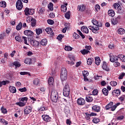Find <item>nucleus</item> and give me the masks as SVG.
<instances>
[{"label": "nucleus", "mask_w": 125, "mask_h": 125, "mask_svg": "<svg viewBox=\"0 0 125 125\" xmlns=\"http://www.w3.org/2000/svg\"><path fill=\"white\" fill-rule=\"evenodd\" d=\"M47 23L48 24H49V25H53L54 24V21L52 20H48L47 21Z\"/></svg>", "instance_id": "nucleus-59"}, {"label": "nucleus", "mask_w": 125, "mask_h": 125, "mask_svg": "<svg viewBox=\"0 0 125 125\" xmlns=\"http://www.w3.org/2000/svg\"><path fill=\"white\" fill-rule=\"evenodd\" d=\"M25 15L28 16V15H33L35 13V10L34 9H30L28 7L25 8L24 10Z\"/></svg>", "instance_id": "nucleus-5"}, {"label": "nucleus", "mask_w": 125, "mask_h": 125, "mask_svg": "<svg viewBox=\"0 0 125 125\" xmlns=\"http://www.w3.org/2000/svg\"><path fill=\"white\" fill-rule=\"evenodd\" d=\"M118 33L119 35H124L125 34V31L124 28H119L118 31Z\"/></svg>", "instance_id": "nucleus-32"}, {"label": "nucleus", "mask_w": 125, "mask_h": 125, "mask_svg": "<svg viewBox=\"0 0 125 125\" xmlns=\"http://www.w3.org/2000/svg\"><path fill=\"white\" fill-rule=\"evenodd\" d=\"M51 99L53 102L56 103L58 100V92L55 90H53L51 93Z\"/></svg>", "instance_id": "nucleus-2"}, {"label": "nucleus", "mask_w": 125, "mask_h": 125, "mask_svg": "<svg viewBox=\"0 0 125 125\" xmlns=\"http://www.w3.org/2000/svg\"><path fill=\"white\" fill-rule=\"evenodd\" d=\"M64 16L66 19H70V11L66 12Z\"/></svg>", "instance_id": "nucleus-51"}, {"label": "nucleus", "mask_w": 125, "mask_h": 125, "mask_svg": "<svg viewBox=\"0 0 125 125\" xmlns=\"http://www.w3.org/2000/svg\"><path fill=\"white\" fill-rule=\"evenodd\" d=\"M114 65L115 67H119V66H121V63H120V62H116L114 63Z\"/></svg>", "instance_id": "nucleus-63"}, {"label": "nucleus", "mask_w": 125, "mask_h": 125, "mask_svg": "<svg viewBox=\"0 0 125 125\" xmlns=\"http://www.w3.org/2000/svg\"><path fill=\"white\" fill-rule=\"evenodd\" d=\"M2 85H5L7 83H9V81H3L1 82Z\"/></svg>", "instance_id": "nucleus-64"}, {"label": "nucleus", "mask_w": 125, "mask_h": 125, "mask_svg": "<svg viewBox=\"0 0 125 125\" xmlns=\"http://www.w3.org/2000/svg\"><path fill=\"white\" fill-rule=\"evenodd\" d=\"M19 91H21V92H25V91H27V88L26 87H23L22 88L19 89Z\"/></svg>", "instance_id": "nucleus-55"}, {"label": "nucleus", "mask_w": 125, "mask_h": 125, "mask_svg": "<svg viewBox=\"0 0 125 125\" xmlns=\"http://www.w3.org/2000/svg\"><path fill=\"white\" fill-rule=\"evenodd\" d=\"M38 110L39 112H42V111H45L46 109H45V107H41L38 108Z\"/></svg>", "instance_id": "nucleus-57"}, {"label": "nucleus", "mask_w": 125, "mask_h": 125, "mask_svg": "<svg viewBox=\"0 0 125 125\" xmlns=\"http://www.w3.org/2000/svg\"><path fill=\"white\" fill-rule=\"evenodd\" d=\"M95 8L96 10V12H98V11H99V10H100V6H99V5H98V4H97L95 6Z\"/></svg>", "instance_id": "nucleus-53"}, {"label": "nucleus", "mask_w": 125, "mask_h": 125, "mask_svg": "<svg viewBox=\"0 0 125 125\" xmlns=\"http://www.w3.org/2000/svg\"><path fill=\"white\" fill-rule=\"evenodd\" d=\"M31 26L32 27H35L36 26V23L37 22V21H36V19H32L31 20Z\"/></svg>", "instance_id": "nucleus-40"}, {"label": "nucleus", "mask_w": 125, "mask_h": 125, "mask_svg": "<svg viewBox=\"0 0 125 125\" xmlns=\"http://www.w3.org/2000/svg\"><path fill=\"white\" fill-rule=\"evenodd\" d=\"M113 102H110L107 105L105 106L106 110H110L111 109V111H114L116 110V108L119 105H121V103H117L113 105Z\"/></svg>", "instance_id": "nucleus-1"}, {"label": "nucleus", "mask_w": 125, "mask_h": 125, "mask_svg": "<svg viewBox=\"0 0 125 125\" xmlns=\"http://www.w3.org/2000/svg\"><path fill=\"white\" fill-rule=\"evenodd\" d=\"M9 89L11 93H16V88L15 87L11 86L9 87Z\"/></svg>", "instance_id": "nucleus-22"}, {"label": "nucleus", "mask_w": 125, "mask_h": 125, "mask_svg": "<svg viewBox=\"0 0 125 125\" xmlns=\"http://www.w3.org/2000/svg\"><path fill=\"white\" fill-rule=\"evenodd\" d=\"M102 93L104 95L107 96V95H108V94L109 93V91H108V89H107L106 88H104L102 89Z\"/></svg>", "instance_id": "nucleus-31"}, {"label": "nucleus", "mask_w": 125, "mask_h": 125, "mask_svg": "<svg viewBox=\"0 0 125 125\" xmlns=\"http://www.w3.org/2000/svg\"><path fill=\"white\" fill-rule=\"evenodd\" d=\"M16 8L18 10H21L23 8V3L21 0H18L16 2Z\"/></svg>", "instance_id": "nucleus-9"}, {"label": "nucleus", "mask_w": 125, "mask_h": 125, "mask_svg": "<svg viewBox=\"0 0 125 125\" xmlns=\"http://www.w3.org/2000/svg\"><path fill=\"white\" fill-rule=\"evenodd\" d=\"M113 95H117L119 96L120 94H121V90L117 89L116 90H114L112 92Z\"/></svg>", "instance_id": "nucleus-19"}, {"label": "nucleus", "mask_w": 125, "mask_h": 125, "mask_svg": "<svg viewBox=\"0 0 125 125\" xmlns=\"http://www.w3.org/2000/svg\"><path fill=\"white\" fill-rule=\"evenodd\" d=\"M33 84L34 85H40L41 81L38 78L35 79L33 81Z\"/></svg>", "instance_id": "nucleus-15"}, {"label": "nucleus", "mask_w": 125, "mask_h": 125, "mask_svg": "<svg viewBox=\"0 0 125 125\" xmlns=\"http://www.w3.org/2000/svg\"><path fill=\"white\" fill-rule=\"evenodd\" d=\"M0 6H1V7H6V3L5 2V1H2L1 2H0Z\"/></svg>", "instance_id": "nucleus-42"}, {"label": "nucleus", "mask_w": 125, "mask_h": 125, "mask_svg": "<svg viewBox=\"0 0 125 125\" xmlns=\"http://www.w3.org/2000/svg\"><path fill=\"white\" fill-rule=\"evenodd\" d=\"M36 34L38 35H41V34H42V30L41 28H38V29H36Z\"/></svg>", "instance_id": "nucleus-45"}, {"label": "nucleus", "mask_w": 125, "mask_h": 125, "mask_svg": "<svg viewBox=\"0 0 125 125\" xmlns=\"http://www.w3.org/2000/svg\"><path fill=\"white\" fill-rule=\"evenodd\" d=\"M77 104L81 105H84L85 104V100L83 98H79L77 100Z\"/></svg>", "instance_id": "nucleus-10"}, {"label": "nucleus", "mask_w": 125, "mask_h": 125, "mask_svg": "<svg viewBox=\"0 0 125 125\" xmlns=\"http://www.w3.org/2000/svg\"><path fill=\"white\" fill-rule=\"evenodd\" d=\"M41 43L42 45H43V46H45L46 44H47V40L46 39H42L41 40Z\"/></svg>", "instance_id": "nucleus-30"}, {"label": "nucleus", "mask_w": 125, "mask_h": 125, "mask_svg": "<svg viewBox=\"0 0 125 125\" xmlns=\"http://www.w3.org/2000/svg\"><path fill=\"white\" fill-rule=\"evenodd\" d=\"M73 37H74L76 40H78V39L80 38V36L79 35V34L76 33L75 32H74V33L73 34Z\"/></svg>", "instance_id": "nucleus-58"}, {"label": "nucleus", "mask_w": 125, "mask_h": 125, "mask_svg": "<svg viewBox=\"0 0 125 125\" xmlns=\"http://www.w3.org/2000/svg\"><path fill=\"white\" fill-rule=\"evenodd\" d=\"M48 8L49 9V10L52 11V10H53V3L50 2L48 5Z\"/></svg>", "instance_id": "nucleus-39"}, {"label": "nucleus", "mask_w": 125, "mask_h": 125, "mask_svg": "<svg viewBox=\"0 0 125 125\" xmlns=\"http://www.w3.org/2000/svg\"><path fill=\"white\" fill-rule=\"evenodd\" d=\"M81 31L82 32H83V33H85V34H88L89 31H88V28L85 26H83L81 27Z\"/></svg>", "instance_id": "nucleus-16"}, {"label": "nucleus", "mask_w": 125, "mask_h": 125, "mask_svg": "<svg viewBox=\"0 0 125 125\" xmlns=\"http://www.w3.org/2000/svg\"><path fill=\"white\" fill-rule=\"evenodd\" d=\"M24 34L26 36H33L34 35V32L31 30H25L24 32Z\"/></svg>", "instance_id": "nucleus-17"}, {"label": "nucleus", "mask_w": 125, "mask_h": 125, "mask_svg": "<svg viewBox=\"0 0 125 125\" xmlns=\"http://www.w3.org/2000/svg\"><path fill=\"white\" fill-rule=\"evenodd\" d=\"M118 22V21L116 19H113L111 20V24H112V25L117 24Z\"/></svg>", "instance_id": "nucleus-47"}, {"label": "nucleus", "mask_w": 125, "mask_h": 125, "mask_svg": "<svg viewBox=\"0 0 125 125\" xmlns=\"http://www.w3.org/2000/svg\"><path fill=\"white\" fill-rule=\"evenodd\" d=\"M0 123L1 124H2V125H8V122H7V121H6V120H4V119L1 118L0 119Z\"/></svg>", "instance_id": "nucleus-33"}, {"label": "nucleus", "mask_w": 125, "mask_h": 125, "mask_svg": "<svg viewBox=\"0 0 125 125\" xmlns=\"http://www.w3.org/2000/svg\"><path fill=\"white\" fill-rule=\"evenodd\" d=\"M85 101L86 102H92V101H93V98L91 96L87 95L85 97Z\"/></svg>", "instance_id": "nucleus-21"}, {"label": "nucleus", "mask_w": 125, "mask_h": 125, "mask_svg": "<svg viewBox=\"0 0 125 125\" xmlns=\"http://www.w3.org/2000/svg\"><path fill=\"white\" fill-rule=\"evenodd\" d=\"M120 101L121 102H123V101H125V95H122L121 97L119 98Z\"/></svg>", "instance_id": "nucleus-56"}, {"label": "nucleus", "mask_w": 125, "mask_h": 125, "mask_svg": "<svg viewBox=\"0 0 125 125\" xmlns=\"http://www.w3.org/2000/svg\"><path fill=\"white\" fill-rule=\"evenodd\" d=\"M113 6L115 9H116L117 10H118V13H119L120 14H122V13H124V11L122 9V7L119 4V3H114V4L113 5Z\"/></svg>", "instance_id": "nucleus-6"}, {"label": "nucleus", "mask_w": 125, "mask_h": 125, "mask_svg": "<svg viewBox=\"0 0 125 125\" xmlns=\"http://www.w3.org/2000/svg\"><path fill=\"white\" fill-rule=\"evenodd\" d=\"M92 23L93 24V25H95V26H97V27H98V28H99V27H102L103 26L102 22H100L99 23V22H98V21L96 20H92Z\"/></svg>", "instance_id": "nucleus-13"}, {"label": "nucleus", "mask_w": 125, "mask_h": 125, "mask_svg": "<svg viewBox=\"0 0 125 125\" xmlns=\"http://www.w3.org/2000/svg\"><path fill=\"white\" fill-rule=\"evenodd\" d=\"M78 10L79 11H84L85 10V6L84 5H81L78 6Z\"/></svg>", "instance_id": "nucleus-20"}, {"label": "nucleus", "mask_w": 125, "mask_h": 125, "mask_svg": "<svg viewBox=\"0 0 125 125\" xmlns=\"http://www.w3.org/2000/svg\"><path fill=\"white\" fill-rule=\"evenodd\" d=\"M92 110L95 111V112H99L100 111V106L98 105H94L92 107Z\"/></svg>", "instance_id": "nucleus-23"}, {"label": "nucleus", "mask_w": 125, "mask_h": 125, "mask_svg": "<svg viewBox=\"0 0 125 125\" xmlns=\"http://www.w3.org/2000/svg\"><path fill=\"white\" fill-rule=\"evenodd\" d=\"M110 62L114 63L115 61H118V57L116 56H112V55H109Z\"/></svg>", "instance_id": "nucleus-14"}, {"label": "nucleus", "mask_w": 125, "mask_h": 125, "mask_svg": "<svg viewBox=\"0 0 125 125\" xmlns=\"http://www.w3.org/2000/svg\"><path fill=\"white\" fill-rule=\"evenodd\" d=\"M88 28L90 30H91L93 33H94L95 34H97L98 33V32L97 31L99 30V27H98V26H96L95 27H94L92 26H89Z\"/></svg>", "instance_id": "nucleus-11"}, {"label": "nucleus", "mask_w": 125, "mask_h": 125, "mask_svg": "<svg viewBox=\"0 0 125 125\" xmlns=\"http://www.w3.org/2000/svg\"><path fill=\"white\" fill-rule=\"evenodd\" d=\"M81 52L83 55H85V54H87V53L90 52L85 49H84L83 50H81Z\"/></svg>", "instance_id": "nucleus-35"}, {"label": "nucleus", "mask_w": 125, "mask_h": 125, "mask_svg": "<svg viewBox=\"0 0 125 125\" xmlns=\"http://www.w3.org/2000/svg\"><path fill=\"white\" fill-rule=\"evenodd\" d=\"M110 83L112 86H116L118 84V83L116 81H111Z\"/></svg>", "instance_id": "nucleus-50"}, {"label": "nucleus", "mask_w": 125, "mask_h": 125, "mask_svg": "<svg viewBox=\"0 0 125 125\" xmlns=\"http://www.w3.org/2000/svg\"><path fill=\"white\" fill-rule=\"evenodd\" d=\"M98 93V91L97 89H94L92 92V94H90L91 95H97Z\"/></svg>", "instance_id": "nucleus-49"}, {"label": "nucleus", "mask_w": 125, "mask_h": 125, "mask_svg": "<svg viewBox=\"0 0 125 125\" xmlns=\"http://www.w3.org/2000/svg\"><path fill=\"white\" fill-rule=\"evenodd\" d=\"M63 94L65 97H68L70 95V86L68 83H66L63 89Z\"/></svg>", "instance_id": "nucleus-4"}, {"label": "nucleus", "mask_w": 125, "mask_h": 125, "mask_svg": "<svg viewBox=\"0 0 125 125\" xmlns=\"http://www.w3.org/2000/svg\"><path fill=\"white\" fill-rule=\"evenodd\" d=\"M19 101H21V102H23V103H27L28 101V98L27 97H22L19 98Z\"/></svg>", "instance_id": "nucleus-25"}, {"label": "nucleus", "mask_w": 125, "mask_h": 125, "mask_svg": "<svg viewBox=\"0 0 125 125\" xmlns=\"http://www.w3.org/2000/svg\"><path fill=\"white\" fill-rule=\"evenodd\" d=\"M63 38H64V36H63V35L60 34L57 37V39L59 40V41H60V40H62Z\"/></svg>", "instance_id": "nucleus-61"}, {"label": "nucleus", "mask_w": 125, "mask_h": 125, "mask_svg": "<svg viewBox=\"0 0 125 125\" xmlns=\"http://www.w3.org/2000/svg\"><path fill=\"white\" fill-rule=\"evenodd\" d=\"M15 39L16 41L19 42H22V38L20 36H16Z\"/></svg>", "instance_id": "nucleus-37"}, {"label": "nucleus", "mask_w": 125, "mask_h": 125, "mask_svg": "<svg viewBox=\"0 0 125 125\" xmlns=\"http://www.w3.org/2000/svg\"><path fill=\"white\" fill-rule=\"evenodd\" d=\"M64 50H66V51H72V50H73V48L70 46H65Z\"/></svg>", "instance_id": "nucleus-38"}, {"label": "nucleus", "mask_w": 125, "mask_h": 125, "mask_svg": "<svg viewBox=\"0 0 125 125\" xmlns=\"http://www.w3.org/2000/svg\"><path fill=\"white\" fill-rule=\"evenodd\" d=\"M92 122L94 124H98V123L100 122V120L98 118L95 117L94 118H93Z\"/></svg>", "instance_id": "nucleus-41"}, {"label": "nucleus", "mask_w": 125, "mask_h": 125, "mask_svg": "<svg viewBox=\"0 0 125 125\" xmlns=\"http://www.w3.org/2000/svg\"><path fill=\"white\" fill-rule=\"evenodd\" d=\"M23 111L24 115H29V114L33 111V109L32 107L30 106H26L24 107Z\"/></svg>", "instance_id": "nucleus-7"}, {"label": "nucleus", "mask_w": 125, "mask_h": 125, "mask_svg": "<svg viewBox=\"0 0 125 125\" xmlns=\"http://www.w3.org/2000/svg\"><path fill=\"white\" fill-rule=\"evenodd\" d=\"M22 28V22H20L18 25L16 26V29L18 31L21 30Z\"/></svg>", "instance_id": "nucleus-44"}, {"label": "nucleus", "mask_w": 125, "mask_h": 125, "mask_svg": "<svg viewBox=\"0 0 125 125\" xmlns=\"http://www.w3.org/2000/svg\"><path fill=\"white\" fill-rule=\"evenodd\" d=\"M93 62V58H89L88 59L87 61V64L88 65H91L92 64V62Z\"/></svg>", "instance_id": "nucleus-43"}, {"label": "nucleus", "mask_w": 125, "mask_h": 125, "mask_svg": "<svg viewBox=\"0 0 125 125\" xmlns=\"http://www.w3.org/2000/svg\"><path fill=\"white\" fill-rule=\"evenodd\" d=\"M103 70H104L106 72H109L110 71V68L107 66V64H106V62H104L103 65L102 66Z\"/></svg>", "instance_id": "nucleus-18"}, {"label": "nucleus", "mask_w": 125, "mask_h": 125, "mask_svg": "<svg viewBox=\"0 0 125 125\" xmlns=\"http://www.w3.org/2000/svg\"><path fill=\"white\" fill-rule=\"evenodd\" d=\"M124 76H125V73H123L121 75H120L118 78L119 80H122L124 78Z\"/></svg>", "instance_id": "nucleus-62"}, {"label": "nucleus", "mask_w": 125, "mask_h": 125, "mask_svg": "<svg viewBox=\"0 0 125 125\" xmlns=\"http://www.w3.org/2000/svg\"><path fill=\"white\" fill-rule=\"evenodd\" d=\"M24 62L25 64H27V65H30L32 64V59H31L30 58H26L24 60Z\"/></svg>", "instance_id": "nucleus-24"}, {"label": "nucleus", "mask_w": 125, "mask_h": 125, "mask_svg": "<svg viewBox=\"0 0 125 125\" xmlns=\"http://www.w3.org/2000/svg\"><path fill=\"white\" fill-rule=\"evenodd\" d=\"M61 8L62 12H66V11H67V7L64 5H62Z\"/></svg>", "instance_id": "nucleus-36"}, {"label": "nucleus", "mask_w": 125, "mask_h": 125, "mask_svg": "<svg viewBox=\"0 0 125 125\" xmlns=\"http://www.w3.org/2000/svg\"><path fill=\"white\" fill-rule=\"evenodd\" d=\"M95 64H96V65H99V64H100V62H101V61L100 60V58L98 57H97L96 58H95Z\"/></svg>", "instance_id": "nucleus-34"}, {"label": "nucleus", "mask_w": 125, "mask_h": 125, "mask_svg": "<svg viewBox=\"0 0 125 125\" xmlns=\"http://www.w3.org/2000/svg\"><path fill=\"white\" fill-rule=\"evenodd\" d=\"M67 76H68V72L65 68H62L61 72V79L62 82L67 80Z\"/></svg>", "instance_id": "nucleus-3"}, {"label": "nucleus", "mask_w": 125, "mask_h": 125, "mask_svg": "<svg viewBox=\"0 0 125 125\" xmlns=\"http://www.w3.org/2000/svg\"><path fill=\"white\" fill-rule=\"evenodd\" d=\"M45 31L46 32L47 34H50V35H53V31H52L51 28L47 27L45 29Z\"/></svg>", "instance_id": "nucleus-26"}, {"label": "nucleus", "mask_w": 125, "mask_h": 125, "mask_svg": "<svg viewBox=\"0 0 125 125\" xmlns=\"http://www.w3.org/2000/svg\"><path fill=\"white\" fill-rule=\"evenodd\" d=\"M45 11V10H44V9L41 8L39 10L38 13H39L40 15H42V14H43L44 13Z\"/></svg>", "instance_id": "nucleus-48"}, {"label": "nucleus", "mask_w": 125, "mask_h": 125, "mask_svg": "<svg viewBox=\"0 0 125 125\" xmlns=\"http://www.w3.org/2000/svg\"><path fill=\"white\" fill-rule=\"evenodd\" d=\"M54 82V80L53 79V78L50 77L49 78L48 83L50 86H52V85H53Z\"/></svg>", "instance_id": "nucleus-29"}, {"label": "nucleus", "mask_w": 125, "mask_h": 125, "mask_svg": "<svg viewBox=\"0 0 125 125\" xmlns=\"http://www.w3.org/2000/svg\"><path fill=\"white\" fill-rule=\"evenodd\" d=\"M30 43L31 45H33V46H39L40 42L36 40H30Z\"/></svg>", "instance_id": "nucleus-12"}, {"label": "nucleus", "mask_w": 125, "mask_h": 125, "mask_svg": "<svg viewBox=\"0 0 125 125\" xmlns=\"http://www.w3.org/2000/svg\"><path fill=\"white\" fill-rule=\"evenodd\" d=\"M16 105H18L20 107H24V106H26V104L21 101L16 103Z\"/></svg>", "instance_id": "nucleus-28"}, {"label": "nucleus", "mask_w": 125, "mask_h": 125, "mask_svg": "<svg viewBox=\"0 0 125 125\" xmlns=\"http://www.w3.org/2000/svg\"><path fill=\"white\" fill-rule=\"evenodd\" d=\"M85 119L86 120H87V121H89V120H90V115L88 114H87V113H85Z\"/></svg>", "instance_id": "nucleus-60"}, {"label": "nucleus", "mask_w": 125, "mask_h": 125, "mask_svg": "<svg viewBox=\"0 0 125 125\" xmlns=\"http://www.w3.org/2000/svg\"><path fill=\"white\" fill-rule=\"evenodd\" d=\"M42 118L44 122L46 123L51 122V117H49L48 115L43 114L42 116Z\"/></svg>", "instance_id": "nucleus-8"}, {"label": "nucleus", "mask_w": 125, "mask_h": 125, "mask_svg": "<svg viewBox=\"0 0 125 125\" xmlns=\"http://www.w3.org/2000/svg\"><path fill=\"white\" fill-rule=\"evenodd\" d=\"M108 14L109 16H110L111 17H114V16H115V11L113 10H108Z\"/></svg>", "instance_id": "nucleus-27"}, {"label": "nucleus", "mask_w": 125, "mask_h": 125, "mask_svg": "<svg viewBox=\"0 0 125 125\" xmlns=\"http://www.w3.org/2000/svg\"><path fill=\"white\" fill-rule=\"evenodd\" d=\"M13 65H14V66H15V67H20V66H21V64H20V63L18 62H13Z\"/></svg>", "instance_id": "nucleus-46"}, {"label": "nucleus", "mask_w": 125, "mask_h": 125, "mask_svg": "<svg viewBox=\"0 0 125 125\" xmlns=\"http://www.w3.org/2000/svg\"><path fill=\"white\" fill-rule=\"evenodd\" d=\"M1 111L3 114H6V113H7V110L3 107L1 108Z\"/></svg>", "instance_id": "nucleus-52"}, {"label": "nucleus", "mask_w": 125, "mask_h": 125, "mask_svg": "<svg viewBox=\"0 0 125 125\" xmlns=\"http://www.w3.org/2000/svg\"><path fill=\"white\" fill-rule=\"evenodd\" d=\"M88 72L86 71H83V77H87V76H88Z\"/></svg>", "instance_id": "nucleus-54"}]
</instances>
